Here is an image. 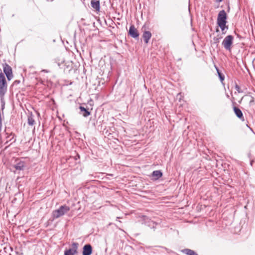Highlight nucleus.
I'll return each mask as SVG.
<instances>
[{"instance_id": "obj_8", "label": "nucleus", "mask_w": 255, "mask_h": 255, "mask_svg": "<svg viewBox=\"0 0 255 255\" xmlns=\"http://www.w3.org/2000/svg\"><path fill=\"white\" fill-rule=\"evenodd\" d=\"M241 101L245 103H249L250 107H252L255 104L254 98L251 95H245L241 99Z\"/></svg>"}, {"instance_id": "obj_11", "label": "nucleus", "mask_w": 255, "mask_h": 255, "mask_svg": "<svg viewBox=\"0 0 255 255\" xmlns=\"http://www.w3.org/2000/svg\"><path fill=\"white\" fill-rule=\"evenodd\" d=\"M129 35L134 38H138L139 36V33L133 25H130L129 31Z\"/></svg>"}, {"instance_id": "obj_5", "label": "nucleus", "mask_w": 255, "mask_h": 255, "mask_svg": "<svg viewBox=\"0 0 255 255\" xmlns=\"http://www.w3.org/2000/svg\"><path fill=\"white\" fill-rule=\"evenodd\" d=\"M3 72L6 75L8 80H10L13 78L12 69L11 67L7 63L3 64Z\"/></svg>"}, {"instance_id": "obj_15", "label": "nucleus", "mask_w": 255, "mask_h": 255, "mask_svg": "<svg viewBox=\"0 0 255 255\" xmlns=\"http://www.w3.org/2000/svg\"><path fill=\"white\" fill-rule=\"evenodd\" d=\"M182 252L187 255H198L195 251L189 249H185Z\"/></svg>"}, {"instance_id": "obj_25", "label": "nucleus", "mask_w": 255, "mask_h": 255, "mask_svg": "<svg viewBox=\"0 0 255 255\" xmlns=\"http://www.w3.org/2000/svg\"><path fill=\"white\" fill-rule=\"evenodd\" d=\"M103 132L105 135H107V136H109L111 134L110 132H108V130H105V129H104V130L103 131Z\"/></svg>"}, {"instance_id": "obj_1", "label": "nucleus", "mask_w": 255, "mask_h": 255, "mask_svg": "<svg viewBox=\"0 0 255 255\" xmlns=\"http://www.w3.org/2000/svg\"><path fill=\"white\" fill-rule=\"evenodd\" d=\"M227 14L224 10H222L219 12L217 17V24L224 34L226 33L227 30L228 29V26L226 25L227 22Z\"/></svg>"}, {"instance_id": "obj_4", "label": "nucleus", "mask_w": 255, "mask_h": 255, "mask_svg": "<svg viewBox=\"0 0 255 255\" xmlns=\"http://www.w3.org/2000/svg\"><path fill=\"white\" fill-rule=\"evenodd\" d=\"M7 91V84L3 74L0 75V97L2 98Z\"/></svg>"}, {"instance_id": "obj_19", "label": "nucleus", "mask_w": 255, "mask_h": 255, "mask_svg": "<svg viewBox=\"0 0 255 255\" xmlns=\"http://www.w3.org/2000/svg\"><path fill=\"white\" fill-rule=\"evenodd\" d=\"M236 116L240 118L242 121H244L245 119L243 115V113H235Z\"/></svg>"}, {"instance_id": "obj_22", "label": "nucleus", "mask_w": 255, "mask_h": 255, "mask_svg": "<svg viewBox=\"0 0 255 255\" xmlns=\"http://www.w3.org/2000/svg\"><path fill=\"white\" fill-rule=\"evenodd\" d=\"M79 109L81 112H88V110L81 106H79Z\"/></svg>"}, {"instance_id": "obj_18", "label": "nucleus", "mask_w": 255, "mask_h": 255, "mask_svg": "<svg viewBox=\"0 0 255 255\" xmlns=\"http://www.w3.org/2000/svg\"><path fill=\"white\" fill-rule=\"evenodd\" d=\"M183 96L181 93H179L177 94V95L176 96V100H178V101L180 103L182 102V98Z\"/></svg>"}, {"instance_id": "obj_12", "label": "nucleus", "mask_w": 255, "mask_h": 255, "mask_svg": "<svg viewBox=\"0 0 255 255\" xmlns=\"http://www.w3.org/2000/svg\"><path fill=\"white\" fill-rule=\"evenodd\" d=\"M163 175L162 172L160 170L153 171L151 174L153 179L157 180L161 177Z\"/></svg>"}, {"instance_id": "obj_27", "label": "nucleus", "mask_w": 255, "mask_h": 255, "mask_svg": "<svg viewBox=\"0 0 255 255\" xmlns=\"http://www.w3.org/2000/svg\"><path fill=\"white\" fill-rule=\"evenodd\" d=\"M223 0H216V1L217 2H222Z\"/></svg>"}, {"instance_id": "obj_33", "label": "nucleus", "mask_w": 255, "mask_h": 255, "mask_svg": "<svg viewBox=\"0 0 255 255\" xmlns=\"http://www.w3.org/2000/svg\"><path fill=\"white\" fill-rule=\"evenodd\" d=\"M51 1H52L53 0H51Z\"/></svg>"}, {"instance_id": "obj_6", "label": "nucleus", "mask_w": 255, "mask_h": 255, "mask_svg": "<svg viewBox=\"0 0 255 255\" xmlns=\"http://www.w3.org/2000/svg\"><path fill=\"white\" fill-rule=\"evenodd\" d=\"M78 245L79 244L77 243H73L71 245L72 248L65 250L64 255H75L77 253Z\"/></svg>"}, {"instance_id": "obj_32", "label": "nucleus", "mask_w": 255, "mask_h": 255, "mask_svg": "<svg viewBox=\"0 0 255 255\" xmlns=\"http://www.w3.org/2000/svg\"><path fill=\"white\" fill-rule=\"evenodd\" d=\"M59 113H59V112H57V114H59Z\"/></svg>"}, {"instance_id": "obj_3", "label": "nucleus", "mask_w": 255, "mask_h": 255, "mask_svg": "<svg viewBox=\"0 0 255 255\" xmlns=\"http://www.w3.org/2000/svg\"><path fill=\"white\" fill-rule=\"evenodd\" d=\"M234 37L231 35H229L225 37L222 41V44L224 48L227 51H231V46L233 43Z\"/></svg>"}, {"instance_id": "obj_17", "label": "nucleus", "mask_w": 255, "mask_h": 255, "mask_svg": "<svg viewBox=\"0 0 255 255\" xmlns=\"http://www.w3.org/2000/svg\"><path fill=\"white\" fill-rule=\"evenodd\" d=\"M216 68V70L217 71V73H218L219 78L220 81L222 82H223V81L224 80L225 76H224V74L222 73H221L217 67Z\"/></svg>"}, {"instance_id": "obj_29", "label": "nucleus", "mask_w": 255, "mask_h": 255, "mask_svg": "<svg viewBox=\"0 0 255 255\" xmlns=\"http://www.w3.org/2000/svg\"><path fill=\"white\" fill-rule=\"evenodd\" d=\"M1 74H3L1 72V69L0 68V75H1Z\"/></svg>"}, {"instance_id": "obj_10", "label": "nucleus", "mask_w": 255, "mask_h": 255, "mask_svg": "<svg viewBox=\"0 0 255 255\" xmlns=\"http://www.w3.org/2000/svg\"><path fill=\"white\" fill-rule=\"evenodd\" d=\"M92 251L91 245L89 244H86L83 248L82 255H91Z\"/></svg>"}, {"instance_id": "obj_14", "label": "nucleus", "mask_w": 255, "mask_h": 255, "mask_svg": "<svg viewBox=\"0 0 255 255\" xmlns=\"http://www.w3.org/2000/svg\"><path fill=\"white\" fill-rule=\"evenodd\" d=\"M91 6L97 11H99L100 8V1L99 0H92L91 1Z\"/></svg>"}, {"instance_id": "obj_20", "label": "nucleus", "mask_w": 255, "mask_h": 255, "mask_svg": "<svg viewBox=\"0 0 255 255\" xmlns=\"http://www.w3.org/2000/svg\"><path fill=\"white\" fill-rule=\"evenodd\" d=\"M3 113H0V131L1 130L2 127V120L3 118Z\"/></svg>"}, {"instance_id": "obj_7", "label": "nucleus", "mask_w": 255, "mask_h": 255, "mask_svg": "<svg viewBox=\"0 0 255 255\" xmlns=\"http://www.w3.org/2000/svg\"><path fill=\"white\" fill-rule=\"evenodd\" d=\"M142 220L143 221V223L147 226L150 228L151 229H154L156 228V225H157V224L156 222H155L153 221H151L146 216H142Z\"/></svg>"}, {"instance_id": "obj_13", "label": "nucleus", "mask_w": 255, "mask_h": 255, "mask_svg": "<svg viewBox=\"0 0 255 255\" xmlns=\"http://www.w3.org/2000/svg\"><path fill=\"white\" fill-rule=\"evenodd\" d=\"M151 33L149 31H144L142 34V37L143 38L144 41L145 43H148L149 42V40L151 38Z\"/></svg>"}, {"instance_id": "obj_30", "label": "nucleus", "mask_w": 255, "mask_h": 255, "mask_svg": "<svg viewBox=\"0 0 255 255\" xmlns=\"http://www.w3.org/2000/svg\"><path fill=\"white\" fill-rule=\"evenodd\" d=\"M188 10H189V12H190V7L189 6V8H188Z\"/></svg>"}, {"instance_id": "obj_16", "label": "nucleus", "mask_w": 255, "mask_h": 255, "mask_svg": "<svg viewBox=\"0 0 255 255\" xmlns=\"http://www.w3.org/2000/svg\"><path fill=\"white\" fill-rule=\"evenodd\" d=\"M24 163L22 161H20L14 165V167L16 170H22L23 169Z\"/></svg>"}, {"instance_id": "obj_28", "label": "nucleus", "mask_w": 255, "mask_h": 255, "mask_svg": "<svg viewBox=\"0 0 255 255\" xmlns=\"http://www.w3.org/2000/svg\"><path fill=\"white\" fill-rule=\"evenodd\" d=\"M253 162H254L253 160L251 161L250 164H251V165H252Z\"/></svg>"}, {"instance_id": "obj_24", "label": "nucleus", "mask_w": 255, "mask_h": 255, "mask_svg": "<svg viewBox=\"0 0 255 255\" xmlns=\"http://www.w3.org/2000/svg\"><path fill=\"white\" fill-rule=\"evenodd\" d=\"M83 114V116L84 117H87L91 115V113H82Z\"/></svg>"}, {"instance_id": "obj_9", "label": "nucleus", "mask_w": 255, "mask_h": 255, "mask_svg": "<svg viewBox=\"0 0 255 255\" xmlns=\"http://www.w3.org/2000/svg\"><path fill=\"white\" fill-rule=\"evenodd\" d=\"M34 114H33V113H28V124L29 126H33L35 124V117L36 116L37 117L39 116V113H34Z\"/></svg>"}, {"instance_id": "obj_23", "label": "nucleus", "mask_w": 255, "mask_h": 255, "mask_svg": "<svg viewBox=\"0 0 255 255\" xmlns=\"http://www.w3.org/2000/svg\"><path fill=\"white\" fill-rule=\"evenodd\" d=\"M234 112H242L241 110L238 107L234 106L233 107Z\"/></svg>"}, {"instance_id": "obj_2", "label": "nucleus", "mask_w": 255, "mask_h": 255, "mask_svg": "<svg viewBox=\"0 0 255 255\" xmlns=\"http://www.w3.org/2000/svg\"><path fill=\"white\" fill-rule=\"evenodd\" d=\"M70 210V208L66 205H64L60 206V207L57 209L52 211V217L53 220L56 219H58L65 214H66Z\"/></svg>"}, {"instance_id": "obj_26", "label": "nucleus", "mask_w": 255, "mask_h": 255, "mask_svg": "<svg viewBox=\"0 0 255 255\" xmlns=\"http://www.w3.org/2000/svg\"><path fill=\"white\" fill-rule=\"evenodd\" d=\"M42 72H45V73H48L49 72V71L46 69H43L41 71Z\"/></svg>"}, {"instance_id": "obj_31", "label": "nucleus", "mask_w": 255, "mask_h": 255, "mask_svg": "<svg viewBox=\"0 0 255 255\" xmlns=\"http://www.w3.org/2000/svg\"><path fill=\"white\" fill-rule=\"evenodd\" d=\"M227 96L228 97H229V96L228 94H227Z\"/></svg>"}, {"instance_id": "obj_21", "label": "nucleus", "mask_w": 255, "mask_h": 255, "mask_svg": "<svg viewBox=\"0 0 255 255\" xmlns=\"http://www.w3.org/2000/svg\"><path fill=\"white\" fill-rule=\"evenodd\" d=\"M235 90L239 93H243V90H242L240 87V86L237 85V84H236L235 85Z\"/></svg>"}]
</instances>
